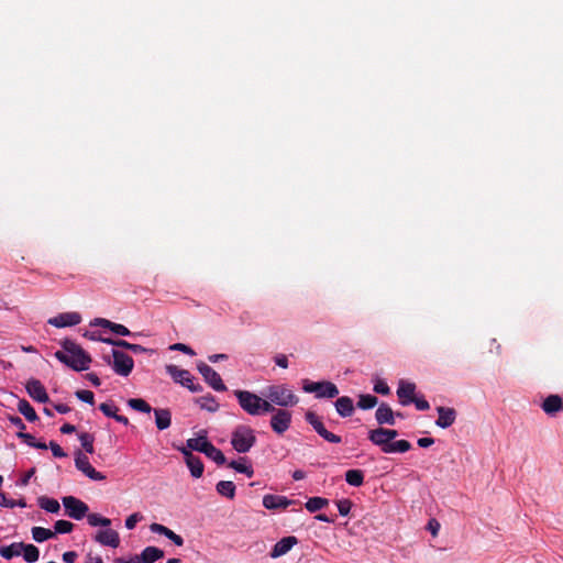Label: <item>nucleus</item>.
<instances>
[{
  "mask_svg": "<svg viewBox=\"0 0 563 563\" xmlns=\"http://www.w3.org/2000/svg\"><path fill=\"white\" fill-rule=\"evenodd\" d=\"M62 351H56L54 356L66 366L76 372H82L89 368L91 363L90 355L75 341L64 339L60 341Z\"/></svg>",
  "mask_w": 563,
  "mask_h": 563,
  "instance_id": "f257e3e1",
  "label": "nucleus"
},
{
  "mask_svg": "<svg viewBox=\"0 0 563 563\" xmlns=\"http://www.w3.org/2000/svg\"><path fill=\"white\" fill-rule=\"evenodd\" d=\"M234 396L240 407L250 416H261L273 411L272 402L252 391L238 389L234 390Z\"/></svg>",
  "mask_w": 563,
  "mask_h": 563,
  "instance_id": "f03ea898",
  "label": "nucleus"
},
{
  "mask_svg": "<svg viewBox=\"0 0 563 563\" xmlns=\"http://www.w3.org/2000/svg\"><path fill=\"white\" fill-rule=\"evenodd\" d=\"M263 395L272 406H278L282 409L294 407L299 401L298 396L286 384L269 385L264 389Z\"/></svg>",
  "mask_w": 563,
  "mask_h": 563,
  "instance_id": "7ed1b4c3",
  "label": "nucleus"
},
{
  "mask_svg": "<svg viewBox=\"0 0 563 563\" xmlns=\"http://www.w3.org/2000/svg\"><path fill=\"white\" fill-rule=\"evenodd\" d=\"M230 442L238 453H247L256 443L255 430L250 426L239 424L233 429Z\"/></svg>",
  "mask_w": 563,
  "mask_h": 563,
  "instance_id": "20e7f679",
  "label": "nucleus"
},
{
  "mask_svg": "<svg viewBox=\"0 0 563 563\" xmlns=\"http://www.w3.org/2000/svg\"><path fill=\"white\" fill-rule=\"evenodd\" d=\"M113 361H110V357L104 356L103 360L111 365L112 369L115 374L120 376H129L134 367L133 358L124 352L119 350H112Z\"/></svg>",
  "mask_w": 563,
  "mask_h": 563,
  "instance_id": "39448f33",
  "label": "nucleus"
},
{
  "mask_svg": "<svg viewBox=\"0 0 563 563\" xmlns=\"http://www.w3.org/2000/svg\"><path fill=\"white\" fill-rule=\"evenodd\" d=\"M268 413H272L269 426L276 434L282 435L290 428L292 415L287 409L273 406V411Z\"/></svg>",
  "mask_w": 563,
  "mask_h": 563,
  "instance_id": "423d86ee",
  "label": "nucleus"
},
{
  "mask_svg": "<svg viewBox=\"0 0 563 563\" xmlns=\"http://www.w3.org/2000/svg\"><path fill=\"white\" fill-rule=\"evenodd\" d=\"M302 389L306 393H314L317 398H334L339 395V389L331 382H309L305 380Z\"/></svg>",
  "mask_w": 563,
  "mask_h": 563,
  "instance_id": "0eeeda50",
  "label": "nucleus"
},
{
  "mask_svg": "<svg viewBox=\"0 0 563 563\" xmlns=\"http://www.w3.org/2000/svg\"><path fill=\"white\" fill-rule=\"evenodd\" d=\"M166 372L170 377L181 386L188 388L192 393H199L202 390V386L194 383V376L187 369H181L176 365H167Z\"/></svg>",
  "mask_w": 563,
  "mask_h": 563,
  "instance_id": "6e6552de",
  "label": "nucleus"
},
{
  "mask_svg": "<svg viewBox=\"0 0 563 563\" xmlns=\"http://www.w3.org/2000/svg\"><path fill=\"white\" fill-rule=\"evenodd\" d=\"M305 419L313 428V430L325 441L335 444L341 443V437L328 431L321 419L314 412H306Z\"/></svg>",
  "mask_w": 563,
  "mask_h": 563,
  "instance_id": "1a4fd4ad",
  "label": "nucleus"
},
{
  "mask_svg": "<svg viewBox=\"0 0 563 563\" xmlns=\"http://www.w3.org/2000/svg\"><path fill=\"white\" fill-rule=\"evenodd\" d=\"M197 369L202 375L203 379L212 387L216 391H225L227 386L223 383L221 376L208 364L200 362L197 365Z\"/></svg>",
  "mask_w": 563,
  "mask_h": 563,
  "instance_id": "9d476101",
  "label": "nucleus"
},
{
  "mask_svg": "<svg viewBox=\"0 0 563 563\" xmlns=\"http://www.w3.org/2000/svg\"><path fill=\"white\" fill-rule=\"evenodd\" d=\"M63 505L67 516L75 520L82 519L89 510L88 506L84 501L73 496L64 497Z\"/></svg>",
  "mask_w": 563,
  "mask_h": 563,
  "instance_id": "9b49d317",
  "label": "nucleus"
},
{
  "mask_svg": "<svg viewBox=\"0 0 563 563\" xmlns=\"http://www.w3.org/2000/svg\"><path fill=\"white\" fill-rule=\"evenodd\" d=\"M75 465L78 471L82 472L92 481L100 482L106 479V476L102 473L96 471L95 467H92L90 464L87 455L82 454L80 451L76 453Z\"/></svg>",
  "mask_w": 563,
  "mask_h": 563,
  "instance_id": "f8f14e48",
  "label": "nucleus"
},
{
  "mask_svg": "<svg viewBox=\"0 0 563 563\" xmlns=\"http://www.w3.org/2000/svg\"><path fill=\"white\" fill-rule=\"evenodd\" d=\"M80 322L81 316L78 312H63L48 319V323L56 328L73 327Z\"/></svg>",
  "mask_w": 563,
  "mask_h": 563,
  "instance_id": "ddd939ff",
  "label": "nucleus"
},
{
  "mask_svg": "<svg viewBox=\"0 0 563 563\" xmlns=\"http://www.w3.org/2000/svg\"><path fill=\"white\" fill-rule=\"evenodd\" d=\"M25 388H26L29 396L33 400H35L37 402H42V404H45L49 400V397L46 393L45 387L38 379H35V378L30 379L26 383Z\"/></svg>",
  "mask_w": 563,
  "mask_h": 563,
  "instance_id": "4468645a",
  "label": "nucleus"
},
{
  "mask_svg": "<svg viewBox=\"0 0 563 563\" xmlns=\"http://www.w3.org/2000/svg\"><path fill=\"white\" fill-rule=\"evenodd\" d=\"M416 394V385L411 382L400 379L398 383L397 396L402 406L412 404Z\"/></svg>",
  "mask_w": 563,
  "mask_h": 563,
  "instance_id": "2eb2a0df",
  "label": "nucleus"
},
{
  "mask_svg": "<svg viewBox=\"0 0 563 563\" xmlns=\"http://www.w3.org/2000/svg\"><path fill=\"white\" fill-rule=\"evenodd\" d=\"M181 453L185 456L186 464L190 470L191 476L195 478H199L203 474V463L201 459L197 455H194L189 450L181 449Z\"/></svg>",
  "mask_w": 563,
  "mask_h": 563,
  "instance_id": "dca6fc26",
  "label": "nucleus"
},
{
  "mask_svg": "<svg viewBox=\"0 0 563 563\" xmlns=\"http://www.w3.org/2000/svg\"><path fill=\"white\" fill-rule=\"evenodd\" d=\"M297 543H298V540L296 537H294V536L285 537L275 543L269 555L273 559L283 556L286 553H288L291 550V548L294 545H296Z\"/></svg>",
  "mask_w": 563,
  "mask_h": 563,
  "instance_id": "f3484780",
  "label": "nucleus"
},
{
  "mask_svg": "<svg viewBox=\"0 0 563 563\" xmlns=\"http://www.w3.org/2000/svg\"><path fill=\"white\" fill-rule=\"evenodd\" d=\"M95 541L101 545L118 548L120 544V537L117 531L112 529H106L96 533Z\"/></svg>",
  "mask_w": 563,
  "mask_h": 563,
  "instance_id": "a211bd4d",
  "label": "nucleus"
},
{
  "mask_svg": "<svg viewBox=\"0 0 563 563\" xmlns=\"http://www.w3.org/2000/svg\"><path fill=\"white\" fill-rule=\"evenodd\" d=\"M437 411H438L439 417L435 421V424L438 427H440L442 429H446L455 422L456 411L454 408L440 406L437 408Z\"/></svg>",
  "mask_w": 563,
  "mask_h": 563,
  "instance_id": "6ab92c4d",
  "label": "nucleus"
},
{
  "mask_svg": "<svg viewBox=\"0 0 563 563\" xmlns=\"http://www.w3.org/2000/svg\"><path fill=\"white\" fill-rule=\"evenodd\" d=\"M295 503V500L288 499L286 496L282 495H265L263 497V506L266 509H285Z\"/></svg>",
  "mask_w": 563,
  "mask_h": 563,
  "instance_id": "aec40b11",
  "label": "nucleus"
},
{
  "mask_svg": "<svg viewBox=\"0 0 563 563\" xmlns=\"http://www.w3.org/2000/svg\"><path fill=\"white\" fill-rule=\"evenodd\" d=\"M375 418L379 424H395V413L393 409L385 402L378 406Z\"/></svg>",
  "mask_w": 563,
  "mask_h": 563,
  "instance_id": "412c9836",
  "label": "nucleus"
},
{
  "mask_svg": "<svg viewBox=\"0 0 563 563\" xmlns=\"http://www.w3.org/2000/svg\"><path fill=\"white\" fill-rule=\"evenodd\" d=\"M155 416V424L159 431L166 430L172 424V412L169 409L155 408L153 409Z\"/></svg>",
  "mask_w": 563,
  "mask_h": 563,
  "instance_id": "4be33fe9",
  "label": "nucleus"
},
{
  "mask_svg": "<svg viewBox=\"0 0 563 563\" xmlns=\"http://www.w3.org/2000/svg\"><path fill=\"white\" fill-rule=\"evenodd\" d=\"M336 412L343 417H351L354 412V404L349 396L339 397L334 402Z\"/></svg>",
  "mask_w": 563,
  "mask_h": 563,
  "instance_id": "5701e85b",
  "label": "nucleus"
},
{
  "mask_svg": "<svg viewBox=\"0 0 563 563\" xmlns=\"http://www.w3.org/2000/svg\"><path fill=\"white\" fill-rule=\"evenodd\" d=\"M542 409L548 415H555L563 409V401L558 395H550L542 404Z\"/></svg>",
  "mask_w": 563,
  "mask_h": 563,
  "instance_id": "b1692460",
  "label": "nucleus"
},
{
  "mask_svg": "<svg viewBox=\"0 0 563 563\" xmlns=\"http://www.w3.org/2000/svg\"><path fill=\"white\" fill-rule=\"evenodd\" d=\"M164 556V551L156 547H146L139 555L141 563H154Z\"/></svg>",
  "mask_w": 563,
  "mask_h": 563,
  "instance_id": "393cba45",
  "label": "nucleus"
},
{
  "mask_svg": "<svg viewBox=\"0 0 563 563\" xmlns=\"http://www.w3.org/2000/svg\"><path fill=\"white\" fill-rule=\"evenodd\" d=\"M411 449V444L407 440L390 441L387 446L383 448V452L390 453H405Z\"/></svg>",
  "mask_w": 563,
  "mask_h": 563,
  "instance_id": "a878e982",
  "label": "nucleus"
},
{
  "mask_svg": "<svg viewBox=\"0 0 563 563\" xmlns=\"http://www.w3.org/2000/svg\"><path fill=\"white\" fill-rule=\"evenodd\" d=\"M195 401L201 409L209 412H216L219 409V404L211 394L198 397Z\"/></svg>",
  "mask_w": 563,
  "mask_h": 563,
  "instance_id": "bb28decb",
  "label": "nucleus"
},
{
  "mask_svg": "<svg viewBox=\"0 0 563 563\" xmlns=\"http://www.w3.org/2000/svg\"><path fill=\"white\" fill-rule=\"evenodd\" d=\"M368 440L373 444L379 446L382 451H383V448L387 446V444L389 443L387 440V437L385 434V428H377L375 430H371L368 432Z\"/></svg>",
  "mask_w": 563,
  "mask_h": 563,
  "instance_id": "cd10ccee",
  "label": "nucleus"
},
{
  "mask_svg": "<svg viewBox=\"0 0 563 563\" xmlns=\"http://www.w3.org/2000/svg\"><path fill=\"white\" fill-rule=\"evenodd\" d=\"M23 542H14L10 545H3L0 548V555L5 560H11L14 556H19L22 553Z\"/></svg>",
  "mask_w": 563,
  "mask_h": 563,
  "instance_id": "c85d7f7f",
  "label": "nucleus"
},
{
  "mask_svg": "<svg viewBox=\"0 0 563 563\" xmlns=\"http://www.w3.org/2000/svg\"><path fill=\"white\" fill-rule=\"evenodd\" d=\"M210 443L211 442L208 441L206 435H201L198 438L188 439L186 442V445H187V450H189V451L194 450V451L205 453Z\"/></svg>",
  "mask_w": 563,
  "mask_h": 563,
  "instance_id": "c756f323",
  "label": "nucleus"
},
{
  "mask_svg": "<svg viewBox=\"0 0 563 563\" xmlns=\"http://www.w3.org/2000/svg\"><path fill=\"white\" fill-rule=\"evenodd\" d=\"M18 410L30 422H34L38 418L36 412H35V410H34V408L25 399H20L19 400V402H18Z\"/></svg>",
  "mask_w": 563,
  "mask_h": 563,
  "instance_id": "7c9ffc66",
  "label": "nucleus"
},
{
  "mask_svg": "<svg viewBox=\"0 0 563 563\" xmlns=\"http://www.w3.org/2000/svg\"><path fill=\"white\" fill-rule=\"evenodd\" d=\"M216 489H217L218 494H220L221 496H224L229 499H233L235 496V485L231 481H220L216 485Z\"/></svg>",
  "mask_w": 563,
  "mask_h": 563,
  "instance_id": "2f4dec72",
  "label": "nucleus"
},
{
  "mask_svg": "<svg viewBox=\"0 0 563 563\" xmlns=\"http://www.w3.org/2000/svg\"><path fill=\"white\" fill-rule=\"evenodd\" d=\"M228 466L239 473L245 474L247 477H252L254 475L252 466L246 464V459L244 457H241L239 461H231Z\"/></svg>",
  "mask_w": 563,
  "mask_h": 563,
  "instance_id": "473e14b6",
  "label": "nucleus"
},
{
  "mask_svg": "<svg viewBox=\"0 0 563 563\" xmlns=\"http://www.w3.org/2000/svg\"><path fill=\"white\" fill-rule=\"evenodd\" d=\"M345 481L354 487H360L364 483V473L361 470H349L345 473Z\"/></svg>",
  "mask_w": 563,
  "mask_h": 563,
  "instance_id": "72a5a7b5",
  "label": "nucleus"
},
{
  "mask_svg": "<svg viewBox=\"0 0 563 563\" xmlns=\"http://www.w3.org/2000/svg\"><path fill=\"white\" fill-rule=\"evenodd\" d=\"M38 505L42 509L51 514H57L60 509L59 503L56 499L46 496L38 498Z\"/></svg>",
  "mask_w": 563,
  "mask_h": 563,
  "instance_id": "f704fd0d",
  "label": "nucleus"
},
{
  "mask_svg": "<svg viewBox=\"0 0 563 563\" xmlns=\"http://www.w3.org/2000/svg\"><path fill=\"white\" fill-rule=\"evenodd\" d=\"M203 454H206L207 457L216 462L218 465H222L227 461L222 451L216 448L212 443L209 444Z\"/></svg>",
  "mask_w": 563,
  "mask_h": 563,
  "instance_id": "c9c22d12",
  "label": "nucleus"
},
{
  "mask_svg": "<svg viewBox=\"0 0 563 563\" xmlns=\"http://www.w3.org/2000/svg\"><path fill=\"white\" fill-rule=\"evenodd\" d=\"M328 504H329V500L327 498L311 497L307 500V503L305 504V507L309 512H316V511L322 509L323 507L328 506Z\"/></svg>",
  "mask_w": 563,
  "mask_h": 563,
  "instance_id": "e433bc0d",
  "label": "nucleus"
},
{
  "mask_svg": "<svg viewBox=\"0 0 563 563\" xmlns=\"http://www.w3.org/2000/svg\"><path fill=\"white\" fill-rule=\"evenodd\" d=\"M23 559L29 563H34L40 558V551L34 544H25L23 543L22 553Z\"/></svg>",
  "mask_w": 563,
  "mask_h": 563,
  "instance_id": "4c0bfd02",
  "label": "nucleus"
},
{
  "mask_svg": "<svg viewBox=\"0 0 563 563\" xmlns=\"http://www.w3.org/2000/svg\"><path fill=\"white\" fill-rule=\"evenodd\" d=\"M54 532L43 527H33L32 537L36 542H44L54 537Z\"/></svg>",
  "mask_w": 563,
  "mask_h": 563,
  "instance_id": "58836bf2",
  "label": "nucleus"
},
{
  "mask_svg": "<svg viewBox=\"0 0 563 563\" xmlns=\"http://www.w3.org/2000/svg\"><path fill=\"white\" fill-rule=\"evenodd\" d=\"M377 397L371 394L360 395L357 407L363 410L372 409L377 405Z\"/></svg>",
  "mask_w": 563,
  "mask_h": 563,
  "instance_id": "ea45409f",
  "label": "nucleus"
},
{
  "mask_svg": "<svg viewBox=\"0 0 563 563\" xmlns=\"http://www.w3.org/2000/svg\"><path fill=\"white\" fill-rule=\"evenodd\" d=\"M128 405L132 409L144 413H150L153 410L152 407L141 398H131L128 400Z\"/></svg>",
  "mask_w": 563,
  "mask_h": 563,
  "instance_id": "a19ab883",
  "label": "nucleus"
},
{
  "mask_svg": "<svg viewBox=\"0 0 563 563\" xmlns=\"http://www.w3.org/2000/svg\"><path fill=\"white\" fill-rule=\"evenodd\" d=\"M87 521L92 527H97V526L109 527L111 525L110 519L102 517L96 512L87 515Z\"/></svg>",
  "mask_w": 563,
  "mask_h": 563,
  "instance_id": "79ce46f5",
  "label": "nucleus"
},
{
  "mask_svg": "<svg viewBox=\"0 0 563 563\" xmlns=\"http://www.w3.org/2000/svg\"><path fill=\"white\" fill-rule=\"evenodd\" d=\"M78 438H79L82 449L87 453L92 454L93 453V441H95L93 435L90 433H87V432H82L78 435Z\"/></svg>",
  "mask_w": 563,
  "mask_h": 563,
  "instance_id": "37998d69",
  "label": "nucleus"
},
{
  "mask_svg": "<svg viewBox=\"0 0 563 563\" xmlns=\"http://www.w3.org/2000/svg\"><path fill=\"white\" fill-rule=\"evenodd\" d=\"M18 437L20 439H22L30 446H33V448H36V449H41V450H46L47 449V445L45 443L36 442L35 438L32 434H30V433L19 432Z\"/></svg>",
  "mask_w": 563,
  "mask_h": 563,
  "instance_id": "c03bdc74",
  "label": "nucleus"
},
{
  "mask_svg": "<svg viewBox=\"0 0 563 563\" xmlns=\"http://www.w3.org/2000/svg\"><path fill=\"white\" fill-rule=\"evenodd\" d=\"M150 530L153 533L162 534V536L166 537L169 540L173 537V534L175 533L173 530H170L169 528H167V527H165V526H163L161 523H152L150 526Z\"/></svg>",
  "mask_w": 563,
  "mask_h": 563,
  "instance_id": "a18cd8bd",
  "label": "nucleus"
},
{
  "mask_svg": "<svg viewBox=\"0 0 563 563\" xmlns=\"http://www.w3.org/2000/svg\"><path fill=\"white\" fill-rule=\"evenodd\" d=\"M99 409L100 411L107 416V417H110V418H115V416L118 415V410L119 408L112 404V402H102L100 406H99Z\"/></svg>",
  "mask_w": 563,
  "mask_h": 563,
  "instance_id": "49530a36",
  "label": "nucleus"
},
{
  "mask_svg": "<svg viewBox=\"0 0 563 563\" xmlns=\"http://www.w3.org/2000/svg\"><path fill=\"white\" fill-rule=\"evenodd\" d=\"M74 525L67 520H57L54 525L55 533H69L73 531Z\"/></svg>",
  "mask_w": 563,
  "mask_h": 563,
  "instance_id": "de8ad7c7",
  "label": "nucleus"
},
{
  "mask_svg": "<svg viewBox=\"0 0 563 563\" xmlns=\"http://www.w3.org/2000/svg\"><path fill=\"white\" fill-rule=\"evenodd\" d=\"M374 391L380 395H388L390 393V388L387 383L383 379L377 378L374 383Z\"/></svg>",
  "mask_w": 563,
  "mask_h": 563,
  "instance_id": "09e8293b",
  "label": "nucleus"
},
{
  "mask_svg": "<svg viewBox=\"0 0 563 563\" xmlns=\"http://www.w3.org/2000/svg\"><path fill=\"white\" fill-rule=\"evenodd\" d=\"M336 506L341 516H347L352 508V501L350 499H341L336 503Z\"/></svg>",
  "mask_w": 563,
  "mask_h": 563,
  "instance_id": "8fccbe9b",
  "label": "nucleus"
},
{
  "mask_svg": "<svg viewBox=\"0 0 563 563\" xmlns=\"http://www.w3.org/2000/svg\"><path fill=\"white\" fill-rule=\"evenodd\" d=\"M76 397L80 399L84 402H87L89 405L95 404V396L93 393L90 390H78L76 391Z\"/></svg>",
  "mask_w": 563,
  "mask_h": 563,
  "instance_id": "3c124183",
  "label": "nucleus"
},
{
  "mask_svg": "<svg viewBox=\"0 0 563 563\" xmlns=\"http://www.w3.org/2000/svg\"><path fill=\"white\" fill-rule=\"evenodd\" d=\"M90 325L102 327L112 331L114 322L103 318H96L93 321L90 322Z\"/></svg>",
  "mask_w": 563,
  "mask_h": 563,
  "instance_id": "603ef678",
  "label": "nucleus"
},
{
  "mask_svg": "<svg viewBox=\"0 0 563 563\" xmlns=\"http://www.w3.org/2000/svg\"><path fill=\"white\" fill-rule=\"evenodd\" d=\"M169 350H172V351H179V352H183V353H185L187 355H190V356L196 354L195 351L190 346H188V345H186L184 343H175V344L169 346Z\"/></svg>",
  "mask_w": 563,
  "mask_h": 563,
  "instance_id": "864d4df0",
  "label": "nucleus"
},
{
  "mask_svg": "<svg viewBox=\"0 0 563 563\" xmlns=\"http://www.w3.org/2000/svg\"><path fill=\"white\" fill-rule=\"evenodd\" d=\"M100 340L104 343H108V344L114 345V346H119L122 349L130 350V347H131V343L128 341H124V340H113V339H109V338H103Z\"/></svg>",
  "mask_w": 563,
  "mask_h": 563,
  "instance_id": "5fc2aeb1",
  "label": "nucleus"
},
{
  "mask_svg": "<svg viewBox=\"0 0 563 563\" xmlns=\"http://www.w3.org/2000/svg\"><path fill=\"white\" fill-rule=\"evenodd\" d=\"M140 520H142V516L139 512L132 514L125 519V527L129 530L134 529Z\"/></svg>",
  "mask_w": 563,
  "mask_h": 563,
  "instance_id": "6e6d98bb",
  "label": "nucleus"
},
{
  "mask_svg": "<svg viewBox=\"0 0 563 563\" xmlns=\"http://www.w3.org/2000/svg\"><path fill=\"white\" fill-rule=\"evenodd\" d=\"M51 449L53 455L55 457H65L67 454L64 452V450L60 448L59 444H57L56 442L54 441H51L49 444L47 445V449Z\"/></svg>",
  "mask_w": 563,
  "mask_h": 563,
  "instance_id": "4d7b16f0",
  "label": "nucleus"
},
{
  "mask_svg": "<svg viewBox=\"0 0 563 563\" xmlns=\"http://www.w3.org/2000/svg\"><path fill=\"white\" fill-rule=\"evenodd\" d=\"M418 410L424 411L430 408L429 402L423 397H415L412 400Z\"/></svg>",
  "mask_w": 563,
  "mask_h": 563,
  "instance_id": "13d9d810",
  "label": "nucleus"
},
{
  "mask_svg": "<svg viewBox=\"0 0 563 563\" xmlns=\"http://www.w3.org/2000/svg\"><path fill=\"white\" fill-rule=\"evenodd\" d=\"M112 332L122 336L131 335V331L125 325L120 323H114Z\"/></svg>",
  "mask_w": 563,
  "mask_h": 563,
  "instance_id": "bf43d9fd",
  "label": "nucleus"
},
{
  "mask_svg": "<svg viewBox=\"0 0 563 563\" xmlns=\"http://www.w3.org/2000/svg\"><path fill=\"white\" fill-rule=\"evenodd\" d=\"M0 505L2 507L7 508H14L15 507V500L7 498V496L2 493H0Z\"/></svg>",
  "mask_w": 563,
  "mask_h": 563,
  "instance_id": "052dcab7",
  "label": "nucleus"
},
{
  "mask_svg": "<svg viewBox=\"0 0 563 563\" xmlns=\"http://www.w3.org/2000/svg\"><path fill=\"white\" fill-rule=\"evenodd\" d=\"M77 558H78V554L75 551H67L63 554V561L65 563H74Z\"/></svg>",
  "mask_w": 563,
  "mask_h": 563,
  "instance_id": "680f3d73",
  "label": "nucleus"
},
{
  "mask_svg": "<svg viewBox=\"0 0 563 563\" xmlns=\"http://www.w3.org/2000/svg\"><path fill=\"white\" fill-rule=\"evenodd\" d=\"M275 363H276V365H278L282 368H287L288 367V358L284 354H278L275 357Z\"/></svg>",
  "mask_w": 563,
  "mask_h": 563,
  "instance_id": "e2e57ef3",
  "label": "nucleus"
},
{
  "mask_svg": "<svg viewBox=\"0 0 563 563\" xmlns=\"http://www.w3.org/2000/svg\"><path fill=\"white\" fill-rule=\"evenodd\" d=\"M9 421H10L13 426L18 427L21 431L25 429V424H24V422H23V421H22V419H21L20 417H18V416H10V417H9Z\"/></svg>",
  "mask_w": 563,
  "mask_h": 563,
  "instance_id": "0e129e2a",
  "label": "nucleus"
},
{
  "mask_svg": "<svg viewBox=\"0 0 563 563\" xmlns=\"http://www.w3.org/2000/svg\"><path fill=\"white\" fill-rule=\"evenodd\" d=\"M428 529L432 536H437L440 529V523L435 519H431L428 523Z\"/></svg>",
  "mask_w": 563,
  "mask_h": 563,
  "instance_id": "69168bd1",
  "label": "nucleus"
},
{
  "mask_svg": "<svg viewBox=\"0 0 563 563\" xmlns=\"http://www.w3.org/2000/svg\"><path fill=\"white\" fill-rule=\"evenodd\" d=\"M417 443L420 448H429L434 443V439L433 438H420Z\"/></svg>",
  "mask_w": 563,
  "mask_h": 563,
  "instance_id": "338daca9",
  "label": "nucleus"
},
{
  "mask_svg": "<svg viewBox=\"0 0 563 563\" xmlns=\"http://www.w3.org/2000/svg\"><path fill=\"white\" fill-rule=\"evenodd\" d=\"M114 563H141L139 555L131 556L129 560L123 558H118L114 560Z\"/></svg>",
  "mask_w": 563,
  "mask_h": 563,
  "instance_id": "774afa93",
  "label": "nucleus"
}]
</instances>
